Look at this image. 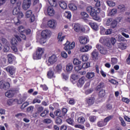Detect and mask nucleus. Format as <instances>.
<instances>
[{
  "mask_svg": "<svg viewBox=\"0 0 130 130\" xmlns=\"http://www.w3.org/2000/svg\"><path fill=\"white\" fill-rule=\"evenodd\" d=\"M110 41L111 43H110ZM100 42L102 44H105L107 47H111V43L113 45H114L116 43V40L114 38H112L110 39L107 37H103L100 39Z\"/></svg>",
  "mask_w": 130,
  "mask_h": 130,
  "instance_id": "f257e3e1",
  "label": "nucleus"
},
{
  "mask_svg": "<svg viewBox=\"0 0 130 130\" xmlns=\"http://www.w3.org/2000/svg\"><path fill=\"white\" fill-rule=\"evenodd\" d=\"M45 49L44 48L38 47L36 52V54L34 56V59H41L42 55L44 54Z\"/></svg>",
  "mask_w": 130,
  "mask_h": 130,
  "instance_id": "f03ea898",
  "label": "nucleus"
},
{
  "mask_svg": "<svg viewBox=\"0 0 130 130\" xmlns=\"http://www.w3.org/2000/svg\"><path fill=\"white\" fill-rule=\"evenodd\" d=\"M56 61H57V57L56 56V55L53 54L48 57V60L46 61V64L48 67H50V66L54 64V63Z\"/></svg>",
  "mask_w": 130,
  "mask_h": 130,
  "instance_id": "7ed1b4c3",
  "label": "nucleus"
},
{
  "mask_svg": "<svg viewBox=\"0 0 130 130\" xmlns=\"http://www.w3.org/2000/svg\"><path fill=\"white\" fill-rule=\"evenodd\" d=\"M99 7L96 6L93 8L92 13H91V16L92 17L93 20L95 21L99 20V17L97 16V14L100 13V8H98Z\"/></svg>",
  "mask_w": 130,
  "mask_h": 130,
  "instance_id": "20e7f679",
  "label": "nucleus"
},
{
  "mask_svg": "<svg viewBox=\"0 0 130 130\" xmlns=\"http://www.w3.org/2000/svg\"><path fill=\"white\" fill-rule=\"evenodd\" d=\"M64 49L68 51V50H71L74 49L76 46V43L75 42H72L71 43L67 41V42L64 44Z\"/></svg>",
  "mask_w": 130,
  "mask_h": 130,
  "instance_id": "39448f33",
  "label": "nucleus"
},
{
  "mask_svg": "<svg viewBox=\"0 0 130 130\" xmlns=\"http://www.w3.org/2000/svg\"><path fill=\"white\" fill-rule=\"evenodd\" d=\"M2 43L3 44V51L4 52H9L10 51V44L9 42L5 38L2 39Z\"/></svg>",
  "mask_w": 130,
  "mask_h": 130,
  "instance_id": "423d86ee",
  "label": "nucleus"
},
{
  "mask_svg": "<svg viewBox=\"0 0 130 130\" xmlns=\"http://www.w3.org/2000/svg\"><path fill=\"white\" fill-rule=\"evenodd\" d=\"M79 41L80 44H82L85 45L88 43L89 41H90V39H89V37L85 36H80L79 38Z\"/></svg>",
  "mask_w": 130,
  "mask_h": 130,
  "instance_id": "0eeeda50",
  "label": "nucleus"
},
{
  "mask_svg": "<svg viewBox=\"0 0 130 130\" xmlns=\"http://www.w3.org/2000/svg\"><path fill=\"white\" fill-rule=\"evenodd\" d=\"M92 48V46L90 45H86L80 47L79 50L81 52H88V51H90Z\"/></svg>",
  "mask_w": 130,
  "mask_h": 130,
  "instance_id": "6e6552de",
  "label": "nucleus"
},
{
  "mask_svg": "<svg viewBox=\"0 0 130 130\" xmlns=\"http://www.w3.org/2000/svg\"><path fill=\"white\" fill-rule=\"evenodd\" d=\"M16 16H18V18H14L13 19L14 23H15V25H20V19H22L24 17V14L22 11H20Z\"/></svg>",
  "mask_w": 130,
  "mask_h": 130,
  "instance_id": "1a4fd4ad",
  "label": "nucleus"
},
{
  "mask_svg": "<svg viewBox=\"0 0 130 130\" xmlns=\"http://www.w3.org/2000/svg\"><path fill=\"white\" fill-rule=\"evenodd\" d=\"M47 25L51 29H55L57 26V22L55 20H50L48 21Z\"/></svg>",
  "mask_w": 130,
  "mask_h": 130,
  "instance_id": "9d476101",
  "label": "nucleus"
},
{
  "mask_svg": "<svg viewBox=\"0 0 130 130\" xmlns=\"http://www.w3.org/2000/svg\"><path fill=\"white\" fill-rule=\"evenodd\" d=\"M5 71H7L11 76H13L15 73H16V69L14 66H10L5 68Z\"/></svg>",
  "mask_w": 130,
  "mask_h": 130,
  "instance_id": "9b49d317",
  "label": "nucleus"
},
{
  "mask_svg": "<svg viewBox=\"0 0 130 130\" xmlns=\"http://www.w3.org/2000/svg\"><path fill=\"white\" fill-rule=\"evenodd\" d=\"M42 37H44L45 38H50V36H51V31L49 30H44L41 32Z\"/></svg>",
  "mask_w": 130,
  "mask_h": 130,
  "instance_id": "f8f14e48",
  "label": "nucleus"
},
{
  "mask_svg": "<svg viewBox=\"0 0 130 130\" xmlns=\"http://www.w3.org/2000/svg\"><path fill=\"white\" fill-rule=\"evenodd\" d=\"M20 6H21V3L18 2L17 6L14 7L12 11L13 15H14V16H17V15H18L19 13L21 12Z\"/></svg>",
  "mask_w": 130,
  "mask_h": 130,
  "instance_id": "ddd939ff",
  "label": "nucleus"
},
{
  "mask_svg": "<svg viewBox=\"0 0 130 130\" xmlns=\"http://www.w3.org/2000/svg\"><path fill=\"white\" fill-rule=\"evenodd\" d=\"M96 48L98 49L100 53L102 54H106L107 53V49L106 48L103 47L101 45L98 44L96 46Z\"/></svg>",
  "mask_w": 130,
  "mask_h": 130,
  "instance_id": "4468645a",
  "label": "nucleus"
},
{
  "mask_svg": "<svg viewBox=\"0 0 130 130\" xmlns=\"http://www.w3.org/2000/svg\"><path fill=\"white\" fill-rule=\"evenodd\" d=\"M74 29L76 32H80V31L84 32V31H85V27H83V26L79 23L75 24Z\"/></svg>",
  "mask_w": 130,
  "mask_h": 130,
  "instance_id": "2eb2a0df",
  "label": "nucleus"
},
{
  "mask_svg": "<svg viewBox=\"0 0 130 130\" xmlns=\"http://www.w3.org/2000/svg\"><path fill=\"white\" fill-rule=\"evenodd\" d=\"M30 6H31V0L23 1V4L22 6L23 10H24V11H27V10L30 8Z\"/></svg>",
  "mask_w": 130,
  "mask_h": 130,
  "instance_id": "dca6fc26",
  "label": "nucleus"
},
{
  "mask_svg": "<svg viewBox=\"0 0 130 130\" xmlns=\"http://www.w3.org/2000/svg\"><path fill=\"white\" fill-rule=\"evenodd\" d=\"M10 88V83L9 82H5L3 81H0V89H9Z\"/></svg>",
  "mask_w": 130,
  "mask_h": 130,
  "instance_id": "f3484780",
  "label": "nucleus"
},
{
  "mask_svg": "<svg viewBox=\"0 0 130 130\" xmlns=\"http://www.w3.org/2000/svg\"><path fill=\"white\" fill-rule=\"evenodd\" d=\"M85 82H86V78L84 76H83L81 78H80L79 79L77 84L78 88H82V86H84Z\"/></svg>",
  "mask_w": 130,
  "mask_h": 130,
  "instance_id": "a211bd4d",
  "label": "nucleus"
},
{
  "mask_svg": "<svg viewBox=\"0 0 130 130\" xmlns=\"http://www.w3.org/2000/svg\"><path fill=\"white\" fill-rule=\"evenodd\" d=\"M15 93H16L15 90H10L5 93V95L6 97H8V98H13L15 95Z\"/></svg>",
  "mask_w": 130,
  "mask_h": 130,
  "instance_id": "6ab92c4d",
  "label": "nucleus"
},
{
  "mask_svg": "<svg viewBox=\"0 0 130 130\" xmlns=\"http://www.w3.org/2000/svg\"><path fill=\"white\" fill-rule=\"evenodd\" d=\"M80 17L84 21L87 22L88 21V18H89V15L86 12H81Z\"/></svg>",
  "mask_w": 130,
  "mask_h": 130,
  "instance_id": "aec40b11",
  "label": "nucleus"
},
{
  "mask_svg": "<svg viewBox=\"0 0 130 130\" xmlns=\"http://www.w3.org/2000/svg\"><path fill=\"white\" fill-rule=\"evenodd\" d=\"M47 14L49 16H54L55 11L52 7H48L47 8Z\"/></svg>",
  "mask_w": 130,
  "mask_h": 130,
  "instance_id": "412c9836",
  "label": "nucleus"
},
{
  "mask_svg": "<svg viewBox=\"0 0 130 130\" xmlns=\"http://www.w3.org/2000/svg\"><path fill=\"white\" fill-rule=\"evenodd\" d=\"M86 102L88 105H93L95 103V98L91 96L86 99Z\"/></svg>",
  "mask_w": 130,
  "mask_h": 130,
  "instance_id": "4be33fe9",
  "label": "nucleus"
},
{
  "mask_svg": "<svg viewBox=\"0 0 130 130\" xmlns=\"http://www.w3.org/2000/svg\"><path fill=\"white\" fill-rule=\"evenodd\" d=\"M66 38V36L62 35V32H59L57 37V40L59 43H61Z\"/></svg>",
  "mask_w": 130,
  "mask_h": 130,
  "instance_id": "5701e85b",
  "label": "nucleus"
},
{
  "mask_svg": "<svg viewBox=\"0 0 130 130\" xmlns=\"http://www.w3.org/2000/svg\"><path fill=\"white\" fill-rule=\"evenodd\" d=\"M7 57L8 58L9 63H12L13 61H15L16 60V57L12 54H9L7 55Z\"/></svg>",
  "mask_w": 130,
  "mask_h": 130,
  "instance_id": "b1692460",
  "label": "nucleus"
},
{
  "mask_svg": "<svg viewBox=\"0 0 130 130\" xmlns=\"http://www.w3.org/2000/svg\"><path fill=\"white\" fill-rule=\"evenodd\" d=\"M91 54V57L93 60H97L98 59V55H99V53L97 51H93Z\"/></svg>",
  "mask_w": 130,
  "mask_h": 130,
  "instance_id": "393cba45",
  "label": "nucleus"
},
{
  "mask_svg": "<svg viewBox=\"0 0 130 130\" xmlns=\"http://www.w3.org/2000/svg\"><path fill=\"white\" fill-rule=\"evenodd\" d=\"M32 13L33 12H32V10H28L26 11L25 13V16L26 18H30L29 20L30 23H32V22H33L32 20V17H33V15L32 14Z\"/></svg>",
  "mask_w": 130,
  "mask_h": 130,
  "instance_id": "a878e982",
  "label": "nucleus"
},
{
  "mask_svg": "<svg viewBox=\"0 0 130 130\" xmlns=\"http://www.w3.org/2000/svg\"><path fill=\"white\" fill-rule=\"evenodd\" d=\"M47 39L46 38L41 36L40 38H37V41L38 42H40V44L43 45V44L46 43Z\"/></svg>",
  "mask_w": 130,
  "mask_h": 130,
  "instance_id": "bb28decb",
  "label": "nucleus"
},
{
  "mask_svg": "<svg viewBox=\"0 0 130 130\" xmlns=\"http://www.w3.org/2000/svg\"><path fill=\"white\" fill-rule=\"evenodd\" d=\"M59 6L62 10H67V8H68V5L66 2L63 1H60L59 2Z\"/></svg>",
  "mask_w": 130,
  "mask_h": 130,
  "instance_id": "cd10ccee",
  "label": "nucleus"
},
{
  "mask_svg": "<svg viewBox=\"0 0 130 130\" xmlns=\"http://www.w3.org/2000/svg\"><path fill=\"white\" fill-rule=\"evenodd\" d=\"M54 72H56V73H60L61 71H62V66L61 64H58L55 69H54Z\"/></svg>",
  "mask_w": 130,
  "mask_h": 130,
  "instance_id": "c85d7f7f",
  "label": "nucleus"
},
{
  "mask_svg": "<svg viewBox=\"0 0 130 130\" xmlns=\"http://www.w3.org/2000/svg\"><path fill=\"white\" fill-rule=\"evenodd\" d=\"M73 68L74 66L72 63H69L66 65V70L68 73L72 72V71H73Z\"/></svg>",
  "mask_w": 130,
  "mask_h": 130,
  "instance_id": "c756f323",
  "label": "nucleus"
},
{
  "mask_svg": "<svg viewBox=\"0 0 130 130\" xmlns=\"http://www.w3.org/2000/svg\"><path fill=\"white\" fill-rule=\"evenodd\" d=\"M48 2L52 7H57V0H48Z\"/></svg>",
  "mask_w": 130,
  "mask_h": 130,
  "instance_id": "7c9ffc66",
  "label": "nucleus"
},
{
  "mask_svg": "<svg viewBox=\"0 0 130 130\" xmlns=\"http://www.w3.org/2000/svg\"><path fill=\"white\" fill-rule=\"evenodd\" d=\"M89 25L92 28V29H93V30H95V31H96V30H98L99 26L97 23L95 22H90L89 23Z\"/></svg>",
  "mask_w": 130,
  "mask_h": 130,
  "instance_id": "2f4dec72",
  "label": "nucleus"
},
{
  "mask_svg": "<svg viewBox=\"0 0 130 130\" xmlns=\"http://www.w3.org/2000/svg\"><path fill=\"white\" fill-rule=\"evenodd\" d=\"M105 125H107V124L105 122V121L101 120L98 122V126L99 127H102L103 126H105Z\"/></svg>",
  "mask_w": 130,
  "mask_h": 130,
  "instance_id": "473e14b6",
  "label": "nucleus"
},
{
  "mask_svg": "<svg viewBox=\"0 0 130 130\" xmlns=\"http://www.w3.org/2000/svg\"><path fill=\"white\" fill-rule=\"evenodd\" d=\"M69 7L70 10H71V11H77L78 9L77 6H76V5L73 3L70 4Z\"/></svg>",
  "mask_w": 130,
  "mask_h": 130,
  "instance_id": "72a5a7b5",
  "label": "nucleus"
},
{
  "mask_svg": "<svg viewBox=\"0 0 130 130\" xmlns=\"http://www.w3.org/2000/svg\"><path fill=\"white\" fill-rule=\"evenodd\" d=\"M118 47L120 48V49H122V50H124V49H126V44L119 43L118 44Z\"/></svg>",
  "mask_w": 130,
  "mask_h": 130,
  "instance_id": "f704fd0d",
  "label": "nucleus"
},
{
  "mask_svg": "<svg viewBox=\"0 0 130 130\" xmlns=\"http://www.w3.org/2000/svg\"><path fill=\"white\" fill-rule=\"evenodd\" d=\"M95 76V73L94 72H87L86 74V78L87 79H92V78H93V77Z\"/></svg>",
  "mask_w": 130,
  "mask_h": 130,
  "instance_id": "c9c22d12",
  "label": "nucleus"
},
{
  "mask_svg": "<svg viewBox=\"0 0 130 130\" xmlns=\"http://www.w3.org/2000/svg\"><path fill=\"white\" fill-rule=\"evenodd\" d=\"M40 99L42 100V99H43V98L39 95L34 100V103H41V101L40 100Z\"/></svg>",
  "mask_w": 130,
  "mask_h": 130,
  "instance_id": "e433bc0d",
  "label": "nucleus"
},
{
  "mask_svg": "<svg viewBox=\"0 0 130 130\" xmlns=\"http://www.w3.org/2000/svg\"><path fill=\"white\" fill-rule=\"evenodd\" d=\"M49 113V110L48 109H45L44 111L40 114V116L42 117H44L45 116H46Z\"/></svg>",
  "mask_w": 130,
  "mask_h": 130,
  "instance_id": "4c0bfd02",
  "label": "nucleus"
},
{
  "mask_svg": "<svg viewBox=\"0 0 130 130\" xmlns=\"http://www.w3.org/2000/svg\"><path fill=\"white\" fill-rule=\"evenodd\" d=\"M47 77L49 79H51V78H54V73L53 71L50 70L48 72Z\"/></svg>",
  "mask_w": 130,
  "mask_h": 130,
  "instance_id": "58836bf2",
  "label": "nucleus"
},
{
  "mask_svg": "<svg viewBox=\"0 0 130 130\" xmlns=\"http://www.w3.org/2000/svg\"><path fill=\"white\" fill-rule=\"evenodd\" d=\"M26 116L25 114L23 113H19L15 115V117L17 118H23V117H26Z\"/></svg>",
  "mask_w": 130,
  "mask_h": 130,
  "instance_id": "ea45409f",
  "label": "nucleus"
},
{
  "mask_svg": "<svg viewBox=\"0 0 130 130\" xmlns=\"http://www.w3.org/2000/svg\"><path fill=\"white\" fill-rule=\"evenodd\" d=\"M11 43L12 46H17V43H18V41L16 40L15 38H12L11 41Z\"/></svg>",
  "mask_w": 130,
  "mask_h": 130,
  "instance_id": "a19ab883",
  "label": "nucleus"
},
{
  "mask_svg": "<svg viewBox=\"0 0 130 130\" xmlns=\"http://www.w3.org/2000/svg\"><path fill=\"white\" fill-rule=\"evenodd\" d=\"M112 118H113V116L110 115V116H109L106 117L104 119V120L105 121L106 124H107V123L109 122V121H110V120H111V119H112Z\"/></svg>",
  "mask_w": 130,
  "mask_h": 130,
  "instance_id": "79ce46f5",
  "label": "nucleus"
},
{
  "mask_svg": "<svg viewBox=\"0 0 130 130\" xmlns=\"http://www.w3.org/2000/svg\"><path fill=\"white\" fill-rule=\"evenodd\" d=\"M86 121L85 118L83 116H80L78 118V122L79 123H84Z\"/></svg>",
  "mask_w": 130,
  "mask_h": 130,
  "instance_id": "37998d69",
  "label": "nucleus"
},
{
  "mask_svg": "<svg viewBox=\"0 0 130 130\" xmlns=\"http://www.w3.org/2000/svg\"><path fill=\"white\" fill-rule=\"evenodd\" d=\"M15 101H17V100L10 99L7 101V105H8V106H12V105H13V103H14Z\"/></svg>",
  "mask_w": 130,
  "mask_h": 130,
  "instance_id": "c03bdc74",
  "label": "nucleus"
},
{
  "mask_svg": "<svg viewBox=\"0 0 130 130\" xmlns=\"http://www.w3.org/2000/svg\"><path fill=\"white\" fill-rule=\"evenodd\" d=\"M90 62H87V63H84L83 65L81 66L82 69H84V70H86V69H88V68H90Z\"/></svg>",
  "mask_w": 130,
  "mask_h": 130,
  "instance_id": "a18cd8bd",
  "label": "nucleus"
},
{
  "mask_svg": "<svg viewBox=\"0 0 130 130\" xmlns=\"http://www.w3.org/2000/svg\"><path fill=\"white\" fill-rule=\"evenodd\" d=\"M99 97H101V98H102L105 96V90L104 89H102L99 91Z\"/></svg>",
  "mask_w": 130,
  "mask_h": 130,
  "instance_id": "49530a36",
  "label": "nucleus"
},
{
  "mask_svg": "<svg viewBox=\"0 0 130 130\" xmlns=\"http://www.w3.org/2000/svg\"><path fill=\"white\" fill-rule=\"evenodd\" d=\"M117 25V23L116 22V20H113L110 24L111 28H113V29H114L115 27Z\"/></svg>",
  "mask_w": 130,
  "mask_h": 130,
  "instance_id": "de8ad7c7",
  "label": "nucleus"
},
{
  "mask_svg": "<svg viewBox=\"0 0 130 130\" xmlns=\"http://www.w3.org/2000/svg\"><path fill=\"white\" fill-rule=\"evenodd\" d=\"M82 61H87L89 59V55L84 54L82 56Z\"/></svg>",
  "mask_w": 130,
  "mask_h": 130,
  "instance_id": "09e8293b",
  "label": "nucleus"
},
{
  "mask_svg": "<svg viewBox=\"0 0 130 130\" xmlns=\"http://www.w3.org/2000/svg\"><path fill=\"white\" fill-rule=\"evenodd\" d=\"M86 11L89 13L91 16V14L93 13V7L92 6H88L86 8Z\"/></svg>",
  "mask_w": 130,
  "mask_h": 130,
  "instance_id": "8fccbe9b",
  "label": "nucleus"
},
{
  "mask_svg": "<svg viewBox=\"0 0 130 130\" xmlns=\"http://www.w3.org/2000/svg\"><path fill=\"white\" fill-rule=\"evenodd\" d=\"M64 16L67 18V19H71L72 18V14L69 11H66L64 13Z\"/></svg>",
  "mask_w": 130,
  "mask_h": 130,
  "instance_id": "3c124183",
  "label": "nucleus"
},
{
  "mask_svg": "<svg viewBox=\"0 0 130 130\" xmlns=\"http://www.w3.org/2000/svg\"><path fill=\"white\" fill-rule=\"evenodd\" d=\"M118 41H125V38L120 35H118L117 37Z\"/></svg>",
  "mask_w": 130,
  "mask_h": 130,
  "instance_id": "603ef678",
  "label": "nucleus"
},
{
  "mask_svg": "<svg viewBox=\"0 0 130 130\" xmlns=\"http://www.w3.org/2000/svg\"><path fill=\"white\" fill-rule=\"evenodd\" d=\"M107 4L109 7H114L115 6V3L111 1H107Z\"/></svg>",
  "mask_w": 130,
  "mask_h": 130,
  "instance_id": "864d4df0",
  "label": "nucleus"
},
{
  "mask_svg": "<svg viewBox=\"0 0 130 130\" xmlns=\"http://www.w3.org/2000/svg\"><path fill=\"white\" fill-rule=\"evenodd\" d=\"M18 30L19 32H20V33H23L25 32V27H24L23 25H20L18 27Z\"/></svg>",
  "mask_w": 130,
  "mask_h": 130,
  "instance_id": "5fc2aeb1",
  "label": "nucleus"
},
{
  "mask_svg": "<svg viewBox=\"0 0 130 130\" xmlns=\"http://www.w3.org/2000/svg\"><path fill=\"white\" fill-rule=\"evenodd\" d=\"M73 63L75 66H80V64H81V61L77 58H74L73 60Z\"/></svg>",
  "mask_w": 130,
  "mask_h": 130,
  "instance_id": "6e6d98bb",
  "label": "nucleus"
},
{
  "mask_svg": "<svg viewBox=\"0 0 130 130\" xmlns=\"http://www.w3.org/2000/svg\"><path fill=\"white\" fill-rule=\"evenodd\" d=\"M118 9L120 10V12H124L125 11V7H124V5H119Z\"/></svg>",
  "mask_w": 130,
  "mask_h": 130,
  "instance_id": "4d7b16f0",
  "label": "nucleus"
},
{
  "mask_svg": "<svg viewBox=\"0 0 130 130\" xmlns=\"http://www.w3.org/2000/svg\"><path fill=\"white\" fill-rule=\"evenodd\" d=\"M89 119L91 122H95L97 118L95 116H90L89 118Z\"/></svg>",
  "mask_w": 130,
  "mask_h": 130,
  "instance_id": "13d9d810",
  "label": "nucleus"
},
{
  "mask_svg": "<svg viewBox=\"0 0 130 130\" xmlns=\"http://www.w3.org/2000/svg\"><path fill=\"white\" fill-rule=\"evenodd\" d=\"M74 126L76 128H80V129H83V130L85 129V126H84V125H81L80 124L75 125Z\"/></svg>",
  "mask_w": 130,
  "mask_h": 130,
  "instance_id": "bf43d9fd",
  "label": "nucleus"
},
{
  "mask_svg": "<svg viewBox=\"0 0 130 130\" xmlns=\"http://www.w3.org/2000/svg\"><path fill=\"white\" fill-rule=\"evenodd\" d=\"M67 122H68L69 124H71V125H74V120L71 118L67 119Z\"/></svg>",
  "mask_w": 130,
  "mask_h": 130,
  "instance_id": "052dcab7",
  "label": "nucleus"
},
{
  "mask_svg": "<svg viewBox=\"0 0 130 130\" xmlns=\"http://www.w3.org/2000/svg\"><path fill=\"white\" fill-rule=\"evenodd\" d=\"M55 122L57 124H61L62 122V119L61 118L57 117L56 119Z\"/></svg>",
  "mask_w": 130,
  "mask_h": 130,
  "instance_id": "680f3d73",
  "label": "nucleus"
},
{
  "mask_svg": "<svg viewBox=\"0 0 130 130\" xmlns=\"http://www.w3.org/2000/svg\"><path fill=\"white\" fill-rule=\"evenodd\" d=\"M104 86V85L103 83H100L96 87L97 91H100V90H103L102 88H103Z\"/></svg>",
  "mask_w": 130,
  "mask_h": 130,
  "instance_id": "e2e57ef3",
  "label": "nucleus"
},
{
  "mask_svg": "<svg viewBox=\"0 0 130 130\" xmlns=\"http://www.w3.org/2000/svg\"><path fill=\"white\" fill-rule=\"evenodd\" d=\"M117 13V10L116 9H112L109 12L110 16H113V15H115Z\"/></svg>",
  "mask_w": 130,
  "mask_h": 130,
  "instance_id": "0e129e2a",
  "label": "nucleus"
},
{
  "mask_svg": "<svg viewBox=\"0 0 130 130\" xmlns=\"http://www.w3.org/2000/svg\"><path fill=\"white\" fill-rule=\"evenodd\" d=\"M27 105H29V103H28L27 102L24 103L20 107L21 109H22V110H23V109H24L26 108V107H27Z\"/></svg>",
  "mask_w": 130,
  "mask_h": 130,
  "instance_id": "69168bd1",
  "label": "nucleus"
},
{
  "mask_svg": "<svg viewBox=\"0 0 130 130\" xmlns=\"http://www.w3.org/2000/svg\"><path fill=\"white\" fill-rule=\"evenodd\" d=\"M122 101L125 103H126V104H128V103H129L130 100L127 98H122Z\"/></svg>",
  "mask_w": 130,
  "mask_h": 130,
  "instance_id": "338daca9",
  "label": "nucleus"
},
{
  "mask_svg": "<svg viewBox=\"0 0 130 130\" xmlns=\"http://www.w3.org/2000/svg\"><path fill=\"white\" fill-rule=\"evenodd\" d=\"M112 19L108 18L107 21L106 22V24L107 25V26H110L111 23L112 22Z\"/></svg>",
  "mask_w": 130,
  "mask_h": 130,
  "instance_id": "774afa93",
  "label": "nucleus"
}]
</instances>
